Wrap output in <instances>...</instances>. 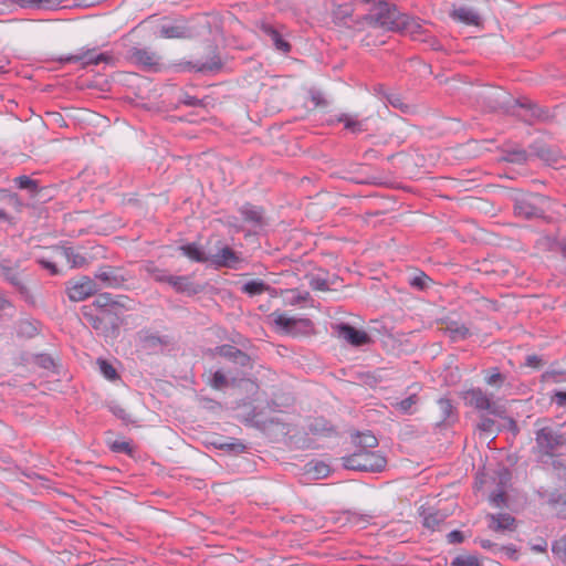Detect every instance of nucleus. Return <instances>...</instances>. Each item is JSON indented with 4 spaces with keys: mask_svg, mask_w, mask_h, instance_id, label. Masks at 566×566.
I'll return each instance as SVG.
<instances>
[{
    "mask_svg": "<svg viewBox=\"0 0 566 566\" xmlns=\"http://www.w3.org/2000/svg\"><path fill=\"white\" fill-rule=\"evenodd\" d=\"M543 365V359L537 355H530L526 357V366L538 368Z\"/></svg>",
    "mask_w": 566,
    "mask_h": 566,
    "instance_id": "57",
    "label": "nucleus"
},
{
    "mask_svg": "<svg viewBox=\"0 0 566 566\" xmlns=\"http://www.w3.org/2000/svg\"><path fill=\"white\" fill-rule=\"evenodd\" d=\"M465 405L479 410L489 411L493 416L501 417L505 411L499 407L491 397L480 387L470 388L463 392Z\"/></svg>",
    "mask_w": 566,
    "mask_h": 566,
    "instance_id": "5",
    "label": "nucleus"
},
{
    "mask_svg": "<svg viewBox=\"0 0 566 566\" xmlns=\"http://www.w3.org/2000/svg\"><path fill=\"white\" fill-rule=\"evenodd\" d=\"M485 373H486V375H485L484 381L486 385H489L491 387L500 388L503 386L504 381L506 380L505 375L500 373L497 367L490 368Z\"/></svg>",
    "mask_w": 566,
    "mask_h": 566,
    "instance_id": "35",
    "label": "nucleus"
},
{
    "mask_svg": "<svg viewBox=\"0 0 566 566\" xmlns=\"http://www.w3.org/2000/svg\"><path fill=\"white\" fill-rule=\"evenodd\" d=\"M112 450L115 452L132 453V448L128 442L115 441L112 446Z\"/></svg>",
    "mask_w": 566,
    "mask_h": 566,
    "instance_id": "53",
    "label": "nucleus"
},
{
    "mask_svg": "<svg viewBox=\"0 0 566 566\" xmlns=\"http://www.w3.org/2000/svg\"><path fill=\"white\" fill-rule=\"evenodd\" d=\"M440 410V423L452 424L458 420V411L449 398H440L438 400Z\"/></svg>",
    "mask_w": 566,
    "mask_h": 566,
    "instance_id": "23",
    "label": "nucleus"
},
{
    "mask_svg": "<svg viewBox=\"0 0 566 566\" xmlns=\"http://www.w3.org/2000/svg\"><path fill=\"white\" fill-rule=\"evenodd\" d=\"M308 431L314 436H331L335 429L326 419L315 418L308 424Z\"/></svg>",
    "mask_w": 566,
    "mask_h": 566,
    "instance_id": "28",
    "label": "nucleus"
},
{
    "mask_svg": "<svg viewBox=\"0 0 566 566\" xmlns=\"http://www.w3.org/2000/svg\"><path fill=\"white\" fill-rule=\"evenodd\" d=\"M450 17L458 22L465 25H482V18L480 11L476 8L470 6L453 7L450 12Z\"/></svg>",
    "mask_w": 566,
    "mask_h": 566,
    "instance_id": "14",
    "label": "nucleus"
},
{
    "mask_svg": "<svg viewBox=\"0 0 566 566\" xmlns=\"http://www.w3.org/2000/svg\"><path fill=\"white\" fill-rule=\"evenodd\" d=\"M181 251L184 255L189 258L192 261L205 263L210 261V256L206 255L203 251L196 244V243H189L186 245H182Z\"/></svg>",
    "mask_w": 566,
    "mask_h": 566,
    "instance_id": "30",
    "label": "nucleus"
},
{
    "mask_svg": "<svg viewBox=\"0 0 566 566\" xmlns=\"http://www.w3.org/2000/svg\"><path fill=\"white\" fill-rule=\"evenodd\" d=\"M270 290H272L271 286L264 283L262 280H251L244 283L241 287V291L249 296L260 295Z\"/></svg>",
    "mask_w": 566,
    "mask_h": 566,
    "instance_id": "31",
    "label": "nucleus"
},
{
    "mask_svg": "<svg viewBox=\"0 0 566 566\" xmlns=\"http://www.w3.org/2000/svg\"><path fill=\"white\" fill-rule=\"evenodd\" d=\"M140 339L144 346L149 349H155L157 347H167L171 344L169 336H159L149 333L145 334Z\"/></svg>",
    "mask_w": 566,
    "mask_h": 566,
    "instance_id": "29",
    "label": "nucleus"
},
{
    "mask_svg": "<svg viewBox=\"0 0 566 566\" xmlns=\"http://www.w3.org/2000/svg\"><path fill=\"white\" fill-rule=\"evenodd\" d=\"M36 262L46 271L50 272L51 275H57L60 274V270L57 269L55 262H53L52 259L40 256L36 259Z\"/></svg>",
    "mask_w": 566,
    "mask_h": 566,
    "instance_id": "48",
    "label": "nucleus"
},
{
    "mask_svg": "<svg viewBox=\"0 0 566 566\" xmlns=\"http://www.w3.org/2000/svg\"><path fill=\"white\" fill-rule=\"evenodd\" d=\"M354 443L356 449L371 450L378 446V440L371 432H365L357 433Z\"/></svg>",
    "mask_w": 566,
    "mask_h": 566,
    "instance_id": "32",
    "label": "nucleus"
},
{
    "mask_svg": "<svg viewBox=\"0 0 566 566\" xmlns=\"http://www.w3.org/2000/svg\"><path fill=\"white\" fill-rule=\"evenodd\" d=\"M451 566H482L475 555H459L451 562Z\"/></svg>",
    "mask_w": 566,
    "mask_h": 566,
    "instance_id": "41",
    "label": "nucleus"
},
{
    "mask_svg": "<svg viewBox=\"0 0 566 566\" xmlns=\"http://www.w3.org/2000/svg\"><path fill=\"white\" fill-rule=\"evenodd\" d=\"M94 280L103 283L104 287L119 289L127 281V276L119 268L103 265L95 272Z\"/></svg>",
    "mask_w": 566,
    "mask_h": 566,
    "instance_id": "10",
    "label": "nucleus"
},
{
    "mask_svg": "<svg viewBox=\"0 0 566 566\" xmlns=\"http://www.w3.org/2000/svg\"><path fill=\"white\" fill-rule=\"evenodd\" d=\"M239 212L242 219L254 229H262L266 224L264 210L261 207L247 202L240 207Z\"/></svg>",
    "mask_w": 566,
    "mask_h": 566,
    "instance_id": "16",
    "label": "nucleus"
},
{
    "mask_svg": "<svg viewBox=\"0 0 566 566\" xmlns=\"http://www.w3.org/2000/svg\"><path fill=\"white\" fill-rule=\"evenodd\" d=\"M566 444V437L553 426L546 424L535 431V444L532 453L537 463L547 464L558 455V450Z\"/></svg>",
    "mask_w": 566,
    "mask_h": 566,
    "instance_id": "2",
    "label": "nucleus"
},
{
    "mask_svg": "<svg viewBox=\"0 0 566 566\" xmlns=\"http://www.w3.org/2000/svg\"><path fill=\"white\" fill-rule=\"evenodd\" d=\"M2 275L12 285V287L17 291L22 300H24L27 303H34L31 291L28 287L24 276L21 272L2 265Z\"/></svg>",
    "mask_w": 566,
    "mask_h": 566,
    "instance_id": "11",
    "label": "nucleus"
},
{
    "mask_svg": "<svg viewBox=\"0 0 566 566\" xmlns=\"http://www.w3.org/2000/svg\"><path fill=\"white\" fill-rule=\"evenodd\" d=\"M210 262L217 268L238 269L241 262L240 255L229 245H223L214 254L210 255Z\"/></svg>",
    "mask_w": 566,
    "mask_h": 566,
    "instance_id": "13",
    "label": "nucleus"
},
{
    "mask_svg": "<svg viewBox=\"0 0 566 566\" xmlns=\"http://www.w3.org/2000/svg\"><path fill=\"white\" fill-rule=\"evenodd\" d=\"M497 552H503L506 556L512 559L516 558L517 551L514 545L500 546Z\"/></svg>",
    "mask_w": 566,
    "mask_h": 566,
    "instance_id": "59",
    "label": "nucleus"
},
{
    "mask_svg": "<svg viewBox=\"0 0 566 566\" xmlns=\"http://www.w3.org/2000/svg\"><path fill=\"white\" fill-rule=\"evenodd\" d=\"M168 284L177 292L185 293L189 296L196 295L201 291V287L190 281L186 275H171Z\"/></svg>",
    "mask_w": 566,
    "mask_h": 566,
    "instance_id": "21",
    "label": "nucleus"
},
{
    "mask_svg": "<svg viewBox=\"0 0 566 566\" xmlns=\"http://www.w3.org/2000/svg\"><path fill=\"white\" fill-rule=\"evenodd\" d=\"M84 315L87 318V321L91 323L93 328L99 329V327L103 323V319L101 317L94 316V315H88V314H84Z\"/></svg>",
    "mask_w": 566,
    "mask_h": 566,
    "instance_id": "62",
    "label": "nucleus"
},
{
    "mask_svg": "<svg viewBox=\"0 0 566 566\" xmlns=\"http://www.w3.org/2000/svg\"><path fill=\"white\" fill-rule=\"evenodd\" d=\"M260 30L264 35H266L272 41V43L279 51H282L284 53L291 51V44L282 38L280 32L272 24L262 22L260 24Z\"/></svg>",
    "mask_w": 566,
    "mask_h": 566,
    "instance_id": "22",
    "label": "nucleus"
},
{
    "mask_svg": "<svg viewBox=\"0 0 566 566\" xmlns=\"http://www.w3.org/2000/svg\"><path fill=\"white\" fill-rule=\"evenodd\" d=\"M336 120L338 123H343L344 128L354 134H358L366 130L365 120L358 119L356 115L343 113L337 117Z\"/></svg>",
    "mask_w": 566,
    "mask_h": 566,
    "instance_id": "27",
    "label": "nucleus"
},
{
    "mask_svg": "<svg viewBox=\"0 0 566 566\" xmlns=\"http://www.w3.org/2000/svg\"><path fill=\"white\" fill-rule=\"evenodd\" d=\"M544 201V197L538 195H532L515 200L514 212L518 217L524 219L542 218L545 214L544 209L539 207V203Z\"/></svg>",
    "mask_w": 566,
    "mask_h": 566,
    "instance_id": "8",
    "label": "nucleus"
},
{
    "mask_svg": "<svg viewBox=\"0 0 566 566\" xmlns=\"http://www.w3.org/2000/svg\"><path fill=\"white\" fill-rule=\"evenodd\" d=\"M310 465L308 472L313 473L315 479L325 478L329 473V467L322 461L310 463Z\"/></svg>",
    "mask_w": 566,
    "mask_h": 566,
    "instance_id": "47",
    "label": "nucleus"
},
{
    "mask_svg": "<svg viewBox=\"0 0 566 566\" xmlns=\"http://www.w3.org/2000/svg\"><path fill=\"white\" fill-rule=\"evenodd\" d=\"M93 306L106 310L107 307L123 306L118 301L114 300L111 293H98L93 301Z\"/></svg>",
    "mask_w": 566,
    "mask_h": 566,
    "instance_id": "36",
    "label": "nucleus"
},
{
    "mask_svg": "<svg viewBox=\"0 0 566 566\" xmlns=\"http://www.w3.org/2000/svg\"><path fill=\"white\" fill-rule=\"evenodd\" d=\"M101 290L98 283L87 276L83 275L80 280L70 281L66 285V294L72 302H81L90 296L97 294Z\"/></svg>",
    "mask_w": 566,
    "mask_h": 566,
    "instance_id": "6",
    "label": "nucleus"
},
{
    "mask_svg": "<svg viewBox=\"0 0 566 566\" xmlns=\"http://www.w3.org/2000/svg\"><path fill=\"white\" fill-rule=\"evenodd\" d=\"M520 106L530 112V118L525 120L532 124L535 120L545 122L551 118L549 111L547 108L541 107L536 104H533L531 101L525 99L524 102H518Z\"/></svg>",
    "mask_w": 566,
    "mask_h": 566,
    "instance_id": "24",
    "label": "nucleus"
},
{
    "mask_svg": "<svg viewBox=\"0 0 566 566\" xmlns=\"http://www.w3.org/2000/svg\"><path fill=\"white\" fill-rule=\"evenodd\" d=\"M160 35L166 39H189L192 36V32L185 24L163 25Z\"/></svg>",
    "mask_w": 566,
    "mask_h": 566,
    "instance_id": "26",
    "label": "nucleus"
},
{
    "mask_svg": "<svg viewBox=\"0 0 566 566\" xmlns=\"http://www.w3.org/2000/svg\"><path fill=\"white\" fill-rule=\"evenodd\" d=\"M146 272L156 281L159 283H167L171 276V274H168L166 270L157 268L154 263H149L145 268Z\"/></svg>",
    "mask_w": 566,
    "mask_h": 566,
    "instance_id": "38",
    "label": "nucleus"
},
{
    "mask_svg": "<svg viewBox=\"0 0 566 566\" xmlns=\"http://www.w3.org/2000/svg\"><path fill=\"white\" fill-rule=\"evenodd\" d=\"M419 515L422 518V526L431 532L440 531L448 514L433 507L421 506Z\"/></svg>",
    "mask_w": 566,
    "mask_h": 566,
    "instance_id": "15",
    "label": "nucleus"
},
{
    "mask_svg": "<svg viewBox=\"0 0 566 566\" xmlns=\"http://www.w3.org/2000/svg\"><path fill=\"white\" fill-rule=\"evenodd\" d=\"M33 361L35 365L46 370H53L55 367L54 359L48 354L35 355Z\"/></svg>",
    "mask_w": 566,
    "mask_h": 566,
    "instance_id": "46",
    "label": "nucleus"
},
{
    "mask_svg": "<svg viewBox=\"0 0 566 566\" xmlns=\"http://www.w3.org/2000/svg\"><path fill=\"white\" fill-rule=\"evenodd\" d=\"M428 280L429 277L424 273H422L421 275L413 276L410 280V285L419 290H423L427 287Z\"/></svg>",
    "mask_w": 566,
    "mask_h": 566,
    "instance_id": "52",
    "label": "nucleus"
},
{
    "mask_svg": "<svg viewBox=\"0 0 566 566\" xmlns=\"http://www.w3.org/2000/svg\"><path fill=\"white\" fill-rule=\"evenodd\" d=\"M530 149H531L530 155H534L542 160L549 161L552 159L551 149L542 144H533V145H531Z\"/></svg>",
    "mask_w": 566,
    "mask_h": 566,
    "instance_id": "43",
    "label": "nucleus"
},
{
    "mask_svg": "<svg viewBox=\"0 0 566 566\" xmlns=\"http://www.w3.org/2000/svg\"><path fill=\"white\" fill-rule=\"evenodd\" d=\"M366 20L375 28L415 34L420 24L409 15L400 13L396 6L379 0L370 8Z\"/></svg>",
    "mask_w": 566,
    "mask_h": 566,
    "instance_id": "1",
    "label": "nucleus"
},
{
    "mask_svg": "<svg viewBox=\"0 0 566 566\" xmlns=\"http://www.w3.org/2000/svg\"><path fill=\"white\" fill-rule=\"evenodd\" d=\"M506 501V494L504 491H499L496 493H493L491 495V502L495 505V506H501L502 504H504Z\"/></svg>",
    "mask_w": 566,
    "mask_h": 566,
    "instance_id": "56",
    "label": "nucleus"
},
{
    "mask_svg": "<svg viewBox=\"0 0 566 566\" xmlns=\"http://www.w3.org/2000/svg\"><path fill=\"white\" fill-rule=\"evenodd\" d=\"M479 431L484 432L488 437L495 433V421L489 417L481 416L480 422L476 424Z\"/></svg>",
    "mask_w": 566,
    "mask_h": 566,
    "instance_id": "44",
    "label": "nucleus"
},
{
    "mask_svg": "<svg viewBox=\"0 0 566 566\" xmlns=\"http://www.w3.org/2000/svg\"><path fill=\"white\" fill-rule=\"evenodd\" d=\"M333 333L340 339L355 347H360L371 343V337L363 329L347 323H338L332 326Z\"/></svg>",
    "mask_w": 566,
    "mask_h": 566,
    "instance_id": "7",
    "label": "nucleus"
},
{
    "mask_svg": "<svg viewBox=\"0 0 566 566\" xmlns=\"http://www.w3.org/2000/svg\"><path fill=\"white\" fill-rule=\"evenodd\" d=\"M17 333L19 336L31 338L38 334V328L33 323L23 319L18 323Z\"/></svg>",
    "mask_w": 566,
    "mask_h": 566,
    "instance_id": "39",
    "label": "nucleus"
},
{
    "mask_svg": "<svg viewBox=\"0 0 566 566\" xmlns=\"http://www.w3.org/2000/svg\"><path fill=\"white\" fill-rule=\"evenodd\" d=\"M479 544L481 545L482 548L490 549L494 554H496L500 548V546L497 544L493 543L490 539H479Z\"/></svg>",
    "mask_w": 566,
    "mask_h": 566,
    "instance_id": "58",
    "label": "nucleus"
},
{
    "mask_svg": "<svg viewBox=\"0 0 566 566\" xmlns=\"http://www.w3.org/2000/svg\"><path fill=\"white\" fill-rule=\"evenodd\" d=\"M548 503L551 505H557V504H566V501L564 500V496L560 493L554 492L549 495Z\"/></svg>",
    "mask_w": 566,
    "mask_h": 566,
    "instance_id": "60",
    "label": "nucleus"
},
{
    "mask_svg": "<svg viewBox=\"0 0 566 566\" xmlns=\"http://www.w3.org/2000/svg\"><path fill=\"white\" fill-rule=\"evenodd\" d=\"M552 401L555 402L558 407H566V391H555L552 397Z\"/></svg>",
    "mask_w": 566,
    "mask_h": 566,
    "instance_id": "55",
    "label": "nucleus"
},
{
    "mask_svg": "<svg viewBox=\"0 0 566 566\" xmlns=\"http://www.w3.org/2000/svg\"><path fill=\"white\" fill-rule=\"evenodd\" d=\"M60 63H78L82 69L99 63L109 64L114 61L112 54L98 52L97 48H81L76 53L64 55L57 59Z\"/></svg>",
    "mask_w": 566,
    "mask_h": 566,
    "instance_id": "4",
    "label": "nucleus"
},
{
    "mask_svg": "<svg viewBox=\"0 0 566 566\" xmlns=\"http://www.w3.org/2000/svg\"><path fill=\"white\" fill-rule=\"evenodd\" d=\"M214 352L218 355H220L221 357H224L241 367H250L251 366L250 356L247 353H244L243 350H241L234 346L224 344L221 346H217L214 348Z\"/></svg>",
    "mask_w": 566,
    "mask_h": 566,
    "instance_id": "17",
    "label": "nucleus"
},
{
    "mask_svg": "<svg viewBox=\"0 0 566 566\" xmlns=\"http://www.w3.org/2000/svg\"><path fill=\"white\" fill-rule=\"evenodd\" d=\"M270 317L273 318L274 324L287 334H296V327L301 326L304 329H308L313 326L310 318H294L287 317L283 313L273 312Z\"/></svg>",
    "mask_w": 566,
    "mask_h": 566,
    "instance_id": "12",
    "label": "nucleus"
},
{
    "mask_svg": "<svg viewBox=\"0 0 566 566\" xmlns=\"http://www.w3.org/2000/svg\"><path fill=\"white\" fill-rule=\"evenodd\" d=\"M52 250L64 256L72 269H80L88 264L87 258L72 247L53 245Z\"/></svg>",
    "mask_w": 566,
    "mask_h": 566,
    "instance_id": "19",
    "label": "nucleus"
},
{
    "mask_svg": "<svg viewBox=\"0 0 566 566\" xmlns=\"http://www.w3.org/2000/svg\"><path fill=\"white\" fill-rule=\"evenodd\" d=\"M14 185L19 189H25L30 193L34 195L39 191V184L36 180L30 178L29 176H19L13 179Z\"/></svg>",
    "mask_w": 566,
    "mask_h": 566,
    "instance_id": "37",
    "label": "nucleus"
},
{
    "mask_svg": "<svg viewBox=\"0 0 566 566\" xmlns=\"http://www.w3.org/2000/svg\"><path fill=\"white\" fill-rule=\"evenodd\" d=\"M191 67L196 69V71L201 73L216 72L222 67V62L220 56L213 53V55L206 62L192 64Z\"/></svg>",
    "mask_w": 566,
    "mask_h": 566,
    "instance_id": "33",
    "label": "nucleus"
},
{
    "mask_svg": "<svg viewBox=\"0 0 566 566\" xmlns=\"http://www.w3.org/2000/svg\"><path fill=\"white\" fill-rule=\"evenodd\" d=\"M441 329L452 342L464 340L470 336V329L462 323L446 318L442 321Z\"/></svg>",
    "mask_w": 566,
    "mask_h": 566,
    "instance_id": "20",
    "label": "nucleus"
},
{
    "mask_svg": "<svg viewBox=\"0 0 566 566\" xmlns=\"http://www.w3.org/2000/svg\"><path fill=\"white\" fill-rule=\"evenodd\" d=\"M342 462L345 469L360 472H381L387 464L386 458L379 452L363 449L343 457Z\"/></svg>",
    "mask_w": 566,
    "mask_h": 566,
    "instance_id": "3",
    "label": "nucleus"
},
{
    "mask_svg": "<svg viewBox=\"0 0 566 566\" xmlns=\"http://www.w3.org/2000/svg\"><path fill=\"white\" fill-rule=\"evenodd\" d=\"M128 59L144 71L158 70L160 61V57L156 52L146 48L140 49L136 46L128 50Z\"/></svg>",
    "mask_w": 566,
    "mask_h": 566,
    "instance_id": "9",
    "label": "nucleus"
},
{
    "mask_svg": "<svg viewBox=\"0 0 566 566\" xmlns=\"http://www.w3.org/2000/svg\"><path fill=\"white\" fill-rule=\"evenodd\" d=\"M552 552L555 556H557L562 562L566 564V535L556 539L552 544Z\"/></svg>",
    "mask_w": 566,
    "mask_h": 566,
    "instance_id": "42",
    "label": "nucleus"
},
{
    "mask_svg": "<svg viewBox=\"0 0 566 566\" xmlns=\"http://www.w3.org/2000/svg\"><path fill=\"white\" fill-rule=\"evenodd\" d=\"M447 539L450 544H460L464 541V536L462 532L454 530L447 535Z\"/></svg>",
    "mask_w": 566,
    "mask_h": 566,
    "instance_id": "54",
    "label": "nucleus"
},
{
    "mask_svg": "<svg viewBox=\"0 0 566 566\" xmlns=\"http://www.w3.org/2000/svg\"><path fill=\"white\" fill-rule=\"evenodd\" d=\"M2 200H6L8 205H11L17 210H19L22 207V202L19 199L18 195L9 190L2 189Z\"/></svg>",
    "mask_w": 566,
    "mask_h": 566,
    "instance_id": "49",
    "label": "nucleus"
},
{
    "mask_svg": "<svg viewBox=\"0 0 566 566\" xmlns=\"http://www.w3.org/2000/svg\"><path fill=\"white\" fill-rule=\"evenodd\" d=\"M419 402H420V398H419L418 394L413 392V394L409 395L407 398L391 403V406L399 413L411 416V415L416 413L417 406L419 405Z\"/></svg>",
    "mask_w": 566,
    "mask_h": 566,
    "instance_id": "25",
    "label": "nucleus"
},
{
    "mask_svg": "<svg viewBox=\"0 0 566 566\" xmlns=\"http://www.w3.org/2000/svg\"><path fill=\"white\" fill-rule=\"evenodd\" d=\"M97 364L99 366V370H101L102 375L107 380L114 381V380L119 378V375L117 374V371L114 368V366L111 363H108L107 360L98 359Z\"/></svg>",
    "mask_w": 566,
    "mask_h": 566,
    "instance_id": "40",
    "label": "nucleus"
},
{
    "mask_svg": "<svg viewBox=\"0 0 566 566\" xmlns=\"http://www.w3.org/2000/svg\"><path fill=\"white\" fill-rule=\"evenodd\" d=\"M489 528L496 533L513 532L516 528V520L509 513L488 514Z\"/></svg>",
    "mask_w": 566,
    "mask_h": 566,
    "instance_id": "18",
    "label": "nucleus"
},
{
    "mask_svg": "<svg viewBox=\"0 0 566 566\" xmlns=\"http://www.w3.org/2000/svg\"><path fill=\"white\" fill-rule=\"evenodd\" d=\"M228 384V378L221 370H217L209 380V385L217 390L223 389Z\"/></svg>",
    "mask_w": 566,
    "mask_h": 566,
    "instance_id": "45",
    "label": "nucleus"
},
{
    "mask_svg": "<svg viewBox=\"0 0 566 566\" xmlns=\"http://www.w3.org/2000/svg\"><path fill=\"white\" fill-rule=\"evenodd\" d=\"M530 154L522 148L507 149L504 151L503 159L512 164H525L528 160Z\"/></svg>",
    "mask_w": 566,
    "mask_h": 566,
    "instance_id": "34",
    "label": "nucleus"
},
{
    "mask_svg": "<svg viewBox=\"0 0 566 566\" xmlns=\"http://www.w3.org/2000/svg\"><path fill=\"white\" fill-rule=\"evenodd\" d=\"M310 286L314 291H323L324 292V291L329 290L328 282L325 279L319 277V276L312 277L310 281Z\"/></svg>",
    "mask_w": 566,
    "mask_h": 566,
    "instance_id": "51",
    "label": "nucleus"
},
{
    "mask_svg": "<svg viewBox=\"0 0 566 566\" xmlns=\"http://www.w3.org/2000/svg\"><path fill=\"white\" fill-rule=\"evenodd\" d=\"M221 450H226V451H230L232 453H242L245 451L247 447L238 441V440H234L233 442H230V443H223V444H220L219 447Z\"/></svg>",
    "mask_w": 566,
    "mask_h": 566,
    "instance_id": "50",
    "label": "nucleus"
},
{
    "mask_svg": "<svg viewBox=\"0 0 566 566\" xmlns=\"http://www.w3.org/2000/svg\"><path fill=\"white\" fill-rule=\"evenodd\" d=\"M310 298V293L308 292H305L304 294H298L296 295L295 297H293V300L291 301V304L292 305H297L306 300Z\"/></svg>",
    "mask_w": 566,
    "mask_h": 566,
    "instance_id": "64",
    "label": "nucleus"
},
{
    "mask_svg": "<svg viewBox=\"0 0 566 566\" xmlns=\"http://www.w3.org/2000/svg\"><path fill=\"white\" fill-rule=\"evenodd\" d=\"M112 412L114 416L122 420H128V415L126 410L119 406L112 407Z\"/></svg>",
    "mask_w": 566,
    "mask_h": 566,
    "instance_id": "61",
    "label": "nucleus"
},
{
    "mask_svg": "<svg viewBox=\"0 0 566 566\" xmlns=\"http://www.w3.org/2000/svg\"><path fill=\"white\" fill-rule=\"evenodd\" d=\"M2 6H18L22 9H29L24 0H2Z\"/></svg>",
    "mask_w": 566,
    "mask_h": 566,
    "instance_id": "63",
    "label": "nucleus"
}]
</instances>
